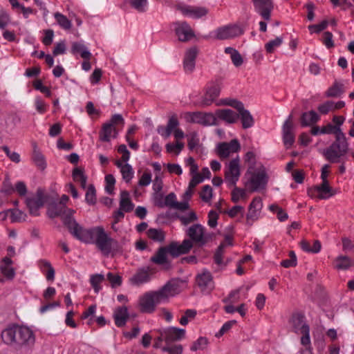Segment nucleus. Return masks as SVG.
Wrapping results in <instances>:
<instances>
[{
  "label": "nucleus",
  "instance_id": "obj_1",
  "mask_svg": "<svg viewBox=\"0 0 354 354\" xmlns=\"http://www.w3.org/2000/svg\"><path fill=\"white\" fill-rule=\"evenodd\" d=\"M1 338L4 343L15 347L32 345L35 342L32 331L27 327L13 326L3 330Z\"/></svg>",
  "mask_w": 354,
  "mask_h": 354
},
{
  "label": "nucleus",
  "instance_id": "obj_2",
  "mask_svg": "<svg viewBox=\"0 0 354 354\" xmlns=\"http://www.w3.org/2000/svg\"><path fill=\"white\" fill-rule=\"evenodd\" d=\"M93 244H95L102 253L108 256L110 254H114L122 251L119 243L109 237L102 227H95V232L93 237Z\"/></svg>",
  "mask_w": 354,
  "mask_h": 354
},
{
  "label": "nucleus",
  "instance_id": "obj_3",
  "mask_svg": "<svg viewBox=\"0 0 354 354\" xmlns=\"http://www.w3.org/2000/svg\"><path fill=\"white\" fill-rule=\"evenodd\" d=\"M348 151V143L346 136L338 137L324 152L323 156L330 163L344 162Z\"/></svg>",
  "mask_w": 354,
  "mask_h": 354
},
{
  "label": "nucleus",
  "instance_id": "obj_4",
  "mask_svg": "<svg viewBox=\"0 0 354 354\" xmlns=\"http://www.w3.org/2000/svg\"><path fill=\"white\" fill-rule=\"evenodd\" d=\"M290 324L293 332L301 334V344L307 346L310 344V328L306 324L305 316L302 313H295L290 319Z\"/></svg>",
  "mask_w": 354,
  "mask_h": 354
},
{
  "label": "nucleus",
  "instance_id": "obj_5",
  "mask_svg": "<svg viewBox=\"0 0 354 354\" xmlns=\"http://www.w3.org/2000/svg\"><path fill=\"white\" fill-rule=\"evenodd\" d=\"M186 235L198 246H204L213 239L214 233H207L205 228L199 223L191 225L186 230Z\"/></svg>",
  "mask_w": 354,
  "mask_h": 354
},
{
  "label": "nucleus",
  "instance_id": "obj_6",
  "mask_svg": "<svg viewBox=\"0 0 354 354\" xmlns=\"http://www.w3.org/2000/svg\"><path fill=\"white\" fill-rule=\"evenodd\" d=\"M65 226L74 238L84 243L91 244L95 227L86 229L80 225L74 218L69 221L68 225Z\"/></svg>",
  "mask_w": 354,
  "mask_h": 354
},
{
  "label": "nucleus",
  "instance_id": "obj_7",
  "mask_svg": "<svg viewBox=\"0 0 354 354\" xmlns=\"http://www.w3.org/2000/svg\"><path fill=\"white\" fill-rule=\"evenodd\" d=\"M75 210L68 208L66 205L54 202L48 207V215L50 218L60 216L64 225H68L74 217Z\"/></svg>",
  "mask_w": 354,
  "mask_h": 354
},
{
  "label": "nucleus",
  "instance_id": "obj_8",
  "mask_svg": "<svg viewBox=\"0 0 354 354\" xmlns=\"http://www.w3.org/2000/svg\"><path fill=\"white\" fill-rule=\"evenodd\" d=\"M187 122L196 123L203 126L218 125V119L212 113L200 111L187 112L185 116Z\"/></svg>",
  "mask_w": 354,
  "mask_h": 354
},
{
  "label": "nucleus",
  "instance_id": "obj_9",
  "mask_svg": "<svg viewBox=\"0 0 354 354\" xmlns=\"http://www.w3.org/2000/svg\"><path fill=\"white\" fill-rule=\"evenodd\" d=\"M160 302L155 291L146 292L139 299L140 311L142 313H153L156 305Z\"/></svg>",
  "mask_w": 354,
  "mask_h": 354
},
{
  "label": "nucleus",
  "instance_id": "obj_10",
  "mask_svg": "<svg viewBox=\"0 0 354 354\" xmlns=\"http://www.w3.org/2000/svg\"><path fill=\"white\" fill-rule=\"evenodd\" d=\"M239 158L237 157L231 160L225 170V181L228 186H235L239 180L241 171L239 165Z\"/></svg>",
  "mask_w": 354,
  "mask_h": 354
},
{
  "label": "nucleus",
  "instance_id": "obj_11",
  "mask_svg": "<svg viewBox=\"0 0 354 354\" xmlns=\"http://www.w3.org/2000/svg\"><path fill=\"white\" fill-rule=\"evenodd\" d=\"M243 30L237 24L219 27L216 30V38L219 40L230 39L243 34Z\"/></svg>",
  "mask_w": 354,
  "mask_h": 354
},
{
  "label": "nucleus",
  "instance_id": "obj_12",
  "mask_svg": "<svg viewBox=\"0 0 354 354\" xmlns=\"http://www.w3.org/2000/svg\"><path fill=\"white\" fill-rule=\"evenodd\" d=\"M46 198L43 190L38 189L35 197H28L26 200V205L31 215L37 216L39 215V209L42 207L46 202Z\"/></svg>",
  "mask_w": 354,
  "mask_h": 354
},
{
  "label": "nucleus",
  "instance_id": "obj_13",
  "mask_svg": "<svg viewBox=\"0 0 354 354\" xmlns=\"http://www.w3.org/2000/svg\"><path fill=\"white\" fill-rule=\"evenodd\" d=\"M180 292L178 281L171 280L158 291H155L160 301H166L169 297H174Z\"/></svg>",
  "mask_w": 354,
  "mask_h": 354
},
{
  "label": "nucleus",
  "instance_id": "obj_14",
  "mask_svg": "<svg viewBox=\"0 0 354 354\" xmlns=\"http://www.w3.org/2000/svg\"><path fill=\"white\" fill-rule=\"evenodd\" d=\"M268 181V176L264 167H261L258 171L252 174L250 179L251 190L257 191L259 189L265 188Z\"/></svg>",
  "mask_w": 354,
  "mask_h": 354
},
{
  "label": "nucleus",
  "instance_id": "obj_15",
  "mask_svg": "<svg viewBox=\"0 0 354 354\" xmlns=\"http://www.w3.org/2000/svg\"><path fill=\"white\" fill-rule=\"evenodd\" d=\"M255 11L266 21H270L274 9L272 0H253Z\"/></svg>",
  "mask_w": 354,
  "mask_h": 354
},
{
  "label": "nucleus",
  "instance_id": "obj_16",
  "mask_svg": "<svg viewBox=\"0 0 354 354\" xmlns=\"http://www.w3.org/2000/svg\"><path fill=\"white\" fill-rule=\"evenodd\" d=\"M175 8L184 16L190 17L194 19L201 18L208 13V9L205 7L178 4Z\"/></svg>",
  "mask_w": 354,
  "mask_h": 354
},
{
  "label": "nucleus",
  "instance_id": "obj_17",
  "mask_svg": "<svg viewBox=\"0 0 354 354\" xmlns=\"http://www.w3.org/2000/svg\"><path fill=\"white\" fill-rule=\"evenodd\" d=\"M241 149L237 139H233L230 142H221L216 147L217 154L221 158H227L230 153H236Z\"/></svg>",
  "mask_w": 354,
  "mask_h": 354
},
{
  "label": "nucleus",
  "instance_id": "obj_18",
  "mask_svg": "<svg viewBox=\"0 0 354 354\" xmlns=\"http://www.w3.org/2000/svg\"><path fill=\"white\" fill-rule=\"evenodd\" d=\"M174 24L175 32L179 41L185 42L195 36L193 30L187 22H176Z\"/></svg>",
  "mask_w": 354,
  "mask_h": 354
},
{
  "label": "nucleus",
  "instance_id": "obj_19",
  "mask_svg": "<svg viewBox=\"0 0 354 354\" xmlns=\"http://www.w3.org/2000/svg\"><path fill=\"white\" fill-rule=\"evenodd\" d=\"M221 84L218 82H213L206 88L205 93L201 101L202 106H209L219 95Z\"/></svg>",
  "mask_w": 354,
  "mask_h": 354
},
{
  "label": "nucleus",
  "instance_id": "obj_20",
  "mask_svg": "<svg viewBox=\"0 0 354 354\" xmlns=\"http://www.w3.org/2000/svg\"><path fill=\"white\" fill-rule=\"evenodd\" d=\"M316 192L319 193L317 197L319 199H326L335 194L332 188L329 186L328 180H322L321 185L308 189V194L309 196L313 197L314 196V193Z\"/></svg>",
  "mask_w": 354,
  "mask_h": 354
},
{
  "label": "nucleus",
  "instance_id": "obj_21",
  "mask_svg": "<svg viewBox=\"0 0 354 354\" xmlns=\"http://www.w3.org/2000/svg\"><path fill=\"white\" fill-rule=\"evenodd\" d=\"M293 124L292 115H289L283 125V141L287 149L290 148L295 142V134L292 132Z\"/></svg>",
  "mask_w": 354,
  "mask_h": 354
},
{
  "label": "nucleus",
  "instance_id": "obj_22",
  "mask_svg": "<svg viewBox=\"0 0 354 354\" xmlns=\"http://www.w3.org/2000/svg\"><path fill=\"white\" fill-rule=\"evenodd\" d=\"M161 335L164 336L165 341L169 344L183 339L185 336V330L176 327H169L161 332Z\"/></svg>",
  "mask_w": 354,
  "mask_h": 354
},
{
  "label": "nucleus",
  "instance_id": "obj_23",
  "mask_svg": "<svg viewBox=\"0 0 354 354\" xmlns=\"http://www.w3.org/2000/svg\"><path fill=\"white\" fill-rule=\"evenodd\" d=\"M151 269L149 267H143L138 269L136 274L130 278L131 283L139 286L149 282L151 279Z\"/></svg>",
  "mask_w": 354,
  "mask_h": 354
},
{
  "label": "nucleus",
  "instance_id": "obj_24",
  "mask_svg": "<svg viewBox=\"0 0 354 354\" xmlns=\"http://www.w3.org/2000/svg\"><path fill=\"white\" fill-rule=\"evenodd\" d=\"M168 254L169 252L165 246L160 247L156 253L151 257L150 261L157 265H165L166 269H169L171 266L167 258Z\"/></svg>",
  "mask_w": 354,
  "mask_h": 354
},
{
  "label": "nucleus",
  "instance_id": "obj_25",
  "mask_svg": "<svg viewBox=\"0 0 354 354\" xmlns=\"http://www.w3.org/2000/svg\"><path fill=\"white\" fill-rule=\"evenodd\" d=\"M198 50L196 48H189L185 53L183 60V68L186 73H192L195 68V61L197 56Z\"/></svg>",
  "mask_w": 354,
  "mask_h": 354
},
{
  "label": "nucleus",
  "instance_id": "obj_26",
  "mask_svg": "<svg viewBox=\"0 0 354 354\" xmlns=\"http://www.w3.org/2000/svg\"><path fill=\"white\" fill-rule=\"evenodd\" d=\"M214 115L216 118L223 120L228 124H234L236 122L239 118L238 113L229 109H217L215 111Z\"/></svg>",
  "mask_w": 354,
  "mask_h": 354
},
{
  "label": "nucleus",
  "instance_id": "obj_27",
  "mask_svg": "<svg viewBox=\"0 0 354 354\" xmlns=\"http://www.w3.org/2000/svg\"><path fill=\"white\" fill-rule=\"evenodd\" d=\"M113 318L118 327L124 326L129 318L127 307L120 306L117 308L114 312Z\"/></svg>",
  "mask_w": 354,
  "mask_h": 354
},
{
  "label": "nucleus",
  "instance_id": "obj_28",
  "mask_svg": "<svg viewBox=\"0 0 354 354\" xmlns=\"http://www.w3.org/2000/svg\"><path fill=\"white\" fill-rule=\"evenodd\" d=\"M112 133L113 138H115L118 136V130L115 127L111 126V124L104 123L100 131V140L102 142H109Z\"/></svg>",
  "mask_w": 354,
  "mask_h": 354
},
{
  "label": "nucleus",
  "instance_id": "obj_29",
  "mask_svg": "<svg viewBox=\"0 0 354 354\" xmlns=\"http://www.w3.org/2000/svg\"><path fill=\"white\" fill-rule=\"evenodd\" d=\"M319 115L315 111L304 112L301 115V125L302 127L310 126L319 121Z\"/></svg>",
  "mask_w": 354,
  "mask_h": 354
},
{
  "label": "nucleus",
  "instance_id": "obj_30",
  "mask_svg": "<svg viewBox=\"0 0 354 354\" xmlns=\"http://www.w3.org/2000/svg\"><path fill=\"white\" fill-rule=\"evenodd\" d=\"M71 53L73 55L80 54L84 59H90L91 57V53L87 50V48L80 42L72 44Z\"/></svg>",
  "mask_w": 354,
  "mask_h": 354
},
{
  "label": "nucleus",
  "instance_id": "obj_31",
  "mask_svg": "<svg viewBox=\"0 0 354 354\" xmlns=\"http://www.w3.org/2000/svg\"><path fill=\"white\" fill-rule=\"evenodd\" d=\"M239 118H241L242 127L243 129H248L253 126L254 124V118L252 115L250 114L249 111L245 109L244 106L239 111Z\"/></svg>",
  "mask_w": 354,
  "mask_h": 354
},
{
  "label": "nucleus",
  "instance_id": "obj_32",
  "mask_svg": "<svg viewBox=\"0 0 354 354\" xmlns=\"http://www.w3.org/2000/svg\"><path fill=\"white\" fill-rule=\"evenodd\" d=\"M134 205L129 198L127 191H122L120 194V208L125 212H130L133 209Z\"/></svg>",
  "mask_w": 354,
  "mask_h": 354
},
{
  "label": "nucleus",
  "instance_id": "obj_33",
  "mask_svg": "<svg viewBox=\"0 0 354 354\" xmlns=\"http://www.w3.org/2000/svg\"><path fill=\"white\" fill-rule=\"evenodd\" d=\"M32 160L39 169L44 171L46 169V162L45 158L39 150H38L36 145H35L33 147Z\"/></svg>",
  "mask_w": 354,
  "mask_h": 354
},
{
  "label": "nucleus",
  "instance_id": "obj_34",
  "mask_svg": "<svg viewBox=\"0 0 354 354\" xmlns=\"http://www.w3.org/2000/svg\"><path fill=\"white\" fill-rule=\"evenodd\" d=\"M344 92V84L335 81L326 91L325 95L328 97H335L340 96Z\"/></svg>",
  "mask_w": 354,
  "mask_h": 354
},
{
  "label": "nucleus",
  "instance_id": "obj_35",
  "mask_svg": "<svg viewBox=\"0 0 354 354\" xmlns=\"http://www.w3.org/2000/svg\"><path fill=\"white\" fill-rule=\"evenodd\" d=\"M212 281V276L208 271L198 274L196 277V283L202 290H205L207 288H208Z\"/></svg>",
  "mask_w": 354,
  "mask_h": 354
},
{
  "label": "nucleus",
  "instance_id": "obj_36",
  "mask_svg": "<svg viewBox=\"0 0 354 354\" xmlns=\"http://www.w3.org/2000/svg\"><path fill=\"white\" fill-rule=\"evenodd\" d=\"M320 133L322 134H335V139L338 137H344L346 136L345 134L342 131L341 128L339 127H336L335 125H333L331 124H328L326 126H324L321 128Z\"/></svg>",
  "mask_w": 354,
  "mask_h": 354
},
{
  "label": "nucleus",
  "instance_id": "obj_37",
  "mask_svg": "<svg viewBox=\"0 0 354 354\" xmlns=\"http://www.w3.org/2000/svg\"><path fill=\"white\" fill-rule=\"evenodd\" d=\"M353 266V262L348 256H339L335 259V268L337 270H347Z\"/></svg>",
  "mask_w": 354,
  "mask_h": 354
},
{
  "label": "nucleus",
  "instance_id": "obj_38",
  "mask_svg": "<svg viewBox=\"0 0 354 354\" xmlns=\"http://www.w3.org/2000/svg\"><path fill=\"white\" fill-rule=\"evenodd\" d=\"M73 180L80 183L81 187L84 189L86 187L87 177L84 174L83 169L76 167L73 169L72 174Z\"/></svg>",
  "mask_w": 354,
  "mask_h": 354
},
{
  "label": "nucleus",
  "instance_id": "obj_39",
  "mask_svg": "<svg viewBox=\"0 0 354 354\" xmlns=\"http://www.w3.org/2000/svg\"><path fill=\"white\" fill-rule=\"evenodd\" d=\"M147 236L154 241L162 242L165 240V235L160 229L150 228L147 232Z\"/></svg>",
  "mask_w": 354,
  "mask_h": 354
},
{
  "label": "nucleus",
  "instance_id": "obj_40",
  "mask_svg": "<svg viewBox=\"0 0 354 354\" xmlns=\"http://www.w3.org/2000/svg\"><path fill=\"white\" fill-rule=\"evenodd\" d=\"M177 218L180 221L183 225L187 226L190 223L198 221V218L194 211H191L187 215H178Z\"/></svg>",
  "mask_w": 354,
  "mask_h": 354
},
{
  "label": "nucleus",
  "instance_id": "obj_41",
  "mask_svg": "<svg viewBox=\"0 0 354 354\" xmlns=\"http://www.w3.org/2000/svg\"><path fill=\"white\" fill-rule=\"evenodd\" d=\"M57 24L64 30H70L72 27L71 21L64 15L56 12L54 15Z\"/></svg>",
  "mask_w": 354,
  "mask_h": 354
},
{
  "label": "nucleus",
  "instance_id": "obj_42",
  "mask_svg": "<svg viewBox=\"0 0 354 354\" xmlns=\"http://www.w3.org/2000/svg\"><path fill=\"white\" fill-rule=\"evenodd\" d=\"M104 280V276L102 274H95L91 276L90 283L94 289L95 292L97 293L101 290L100 284Z\"/></svg>",
  "mask_w": 354,
  "mask_h": 354
},
{
  "label": "nucleus",
  "instance_id": "obj_43",
  "mask_svg": "<svg viewBox=\"0 0 354 354\" xmlns=\"http://www.w3.org/2000/svg\"><path fill=\"white\" fill-rule=\"evenodd\" d=\"M86 202L89 205H95L97 202L96 190L93 184L88 185L85 195Z\"/></svg>",
  "mask_w": 354,
  "mask_h": 354
},
{
  "label": "nucleus",
  "instance_id": "obj_44",
  "mask_svg": "<svg viewBox=\"0 0 354 354\" xmlns=\"http://www.w3.org/2000/svg\"><path fill=\"white\" fill-rule=\"evenodd\" d=\"M176 202V194L173 192H171L165 196L164 203H158V206L159 207H163L166 206L170 208H174Z\"/></svg>",
  "mask_w": 354,
  "mask_h": 354
},
{
  "label": "nucleus",
  "instance_id": "obj_45",
  "mask_svg": "<svg viewBox=\"0 0 354 354\" xmlns=\"http://www.w3.org/2000/svg\"><path fill=\"white\" fill-rule=\"evenodd\" d=\"M39 264L44 268H48L46 274V277L48 281H53L55 279V270L52 267L50 263L46 260L41 259L39 261Z\"/></svg>",
  "mask_w": 354,
  "mask_h": 354
},
{
  "label": "nucleus",
  "instance_id": "obj_46",
  "mask_svg": "<svg viewBox=\"0 0 354 354\" xmlns=\"http://www.w3.org/2000/svg\"><path fill=\"white\" fill-rule=\"evenodd\" d=\"M208 339L205 337H200L196 341H195L190 349L192 351H196L198 350H203L208 344Z\"/></svg>",
  "mask_w": 354,
  "mask_h": 354
},
{
  "label": "nucleus",
  "instance_id": "obj_47",
  "mask_svg": "<svg viewBox=\"0 0 354 354\" xmlns=\"http://www.w3.org/2000/svg\"><path fill=\"white\" fill-rule=\"evenodd\" d=\"M165 247L169 254L174 258L178 257L182 254L180 245L177 242H171Z\"/></svg>",
  "mask_w": 354,
  "mask_h": 354
},
{
  "label": "nucleus",
  "instance_id": "obj_48",
  "mask_svg": "<svg viewBox=\"0 0 354 354\" xmlns=\"http://www.w3.org/2000/svg\"><path fill=\"white\" fill-rule=\"evenodd\" d=\"M120 171L122 175V178L127 183L130 182V180L132 179L133 176V171L131 166L129 164L126 163L124 165L123 167H122V169L120 170Z\"/></svg>",
  "mask_w": 354,
  "mask_h": 354
},
{
  "label": "nucleus",
  "instance_id": "obj_49",
  "mask_svg": "<svg viewBox=\"0 0 354 354\" xmlns=\"http://www.w3.org/2000/svg\"><path fill=\"white\" fill-rule=\"evenodd\" d=\"M106 279L110 282L112 288H116L122 285V277L118 274H115L112 272H108Z\"/></svg>",
  "mask_w": 354,
  "mask_h": 354
},
{
  "label": "nucleus",
  "instance_id": "obj_50",
  "mask_svg": "<svg viewBox=\"0 0 354 354\" xmlns=\"http://www.w3.org/2000/svg\"><path fill=\"white\" fill-rule=\"evenodd\" d=\"M232 201L234 203H238L241 198H246V193L243 189L234 186L232 191Z\"/></svg>",
  "mask_w": 354,
  "mask_h": 354
},
{
  "label": "nucleus",
  "instance_id": "obj_51",
  "mask_svg": "<svg viewBox=\"0 0 354 354\" xmlns=\"http://www.w3.org/2000/svg\"><path fill=\"white\" fill-rule=\"evenodd\" d=\"M283 41L282 37H277L274 39L270 41L265 45V48L268 53H272L274 48L279 47Z\"/></svg>",
  "mask_w": 354,
  "mask_h": 354
},
{
  "label": "nucleus",
  "instance_id": "obj_52",
  "mask_svg": "<svg viewBox=\"0 0 354 354\" xmlns=\"http://www.w3.org/2000/svg\"><path fill=\"white\" fill-rule=\"evenodd\" d=\"M200 197L203 201L205 203L209 202L212 198V188L211 186L208 185L203 186L200 194Z\"/></svg>",
  "mask_w": 354,
  "mask_h": 354
},
{
  "label": "nucleus",
  "instance_id": "obj_53",
  "mask_svg": "<svg viewBox=\"0 0 354 354\" xmlns=\"http://www.w3.org/2000/svg\"><path fill=\"white\" fill-rule=\"evenodd\" d=\"M225 247V243H221L214 253V261L218 266H221L223 264V256L224 254Z\"/></svg>",
  "mask_w": 354,
  "mask_h": 354
},
{
  "label": "nucleus",
  "instance_id": "obj_54",
  "mask_svg": "<svg viewBox=\"0 0 354 354\" xmlns=\"http://www.w3.org/2000/svg\"><path fill=\"white\" fill-rule=\"evenodd\" d=\"M290 259H286L281 262V266L284 268L295 267L297 266V257L294 251L289 252Z\"/></svg>",
  "mask_w": 354,
  "mask_h": 354
},
{
  "label": "nucleus",
  "instance_id": "obj_55",
  "mask_svg": "<svg viewBox=\"0 0 354 354\" xmlns=\"http://www.w3.org/2000/svg\"><path fill=\"white\" fill-rule=\"evenodd\" d=\"M259 212L257 209H248L246 214V225L249 227L252 226L253 223L259 218Z\"/></svg>",
  "mask_w": 354,
  "mask_h": 354
},
{
  "label": "nucleus",
  "instance_id": "obj_56",
  "mask_svg": "<svg viewBox=\"0 0 354 354\" xmlns=\"http://www.w3.org/2000/svg\"><path fill=\"white\" fill-rule=\"evenodd\" d=\"M14 192H15V189H14L11 182L10 181V179L8 178H6L3 183V185H2V187L1 189V192L3 193L6 195H10Z\"/></svg>",
  "mask_w": 354,
  "mask_h": 354
},
{
  "label": "nucleus",
  "instance_id": "obj_57",
  "mask_svg": "<svg viewBox=\"0 0 354 354\" xmlns=\"http://www.w3.org/2000/svg\"><path fill=\"white\" fill-rule=\"evenodd\" d=\"M147 4V0H131L130 5L138 12H144Z\"/></svg>",
  "mask_w": 354,
  "mask_h": 354
},
{
  "label": "nucleus",
  "instance_id": "obj_58",
  "mask_svg": "<svg viewBox=\"0 0 354 354\" xmlns=\"http://www.w3.org/2000/svg\"><path fill=\"white\" fill-rule=\"evenodd\" d=\"M328 24V21L327 20H324L319 24L310 25L308 26V29L310 31V32H314L316 33H319L321 31L325 30L327 28Z\"/></svg>",
  "mask_w": 354,
  "mask_h": 354
},
{
  "label": "nucleus",
  "instance_id": "obj_59",
  "mask_svg": "<svg viewBox=\"0 0 354 354\" xmlns=\"http://www.w3.org/2000/svg\"><path fill=\"white\" fill-rule=\"evenodd\" d=\"M221 104L223 105L230 106L236 109L237 111H239V109H241L242 107L243 106V104L241 102L238 101L236 100L229 99V98L223 100Z\"/></svg>",
  "mask_w": 354,
  "mask_h": 354
},
{
  "label": "nucleus",
  "instance_id": "obj_60",
  "mask_svg": "<svg viewBox=\"0 0 354 354\" xmlns=\"http://www.w3.org/2000/svg\"><path fill=\"white\" fill-rule=\"evenodd\" d=\"M33 86L36 90H39L41 93L46 94V96H50L51 91L47 86L43 85L42 82L40 80H35L33 83Z\"/></svg>",
  "mask_w": 354,
  "mask_h": 354
},
{
  "label": "nucleus",
  "instance_id": "obj_61",
  "mask_svg": "<svg viewBox=\"0 0 354 354\" xmlns=\"http://www.w3.org/2000/svg\"><path fill=\"white\" fill-rule=\"evenodd\" d=\"M333 101H326L324 104H320L318 106L317 109L321 114L325 115V114H327L329 111H333Z\"/></svg>",
  "mask_w": 354,
  "mask_h": 354
},
{
  "label": "nucleus",
  "instance_id": "obj_62",
  "mask_svg": "<svg viewBox=\"0 0 354 354\" xmlns=\"http://www.w3.org/2000/svg\"><path fill=\"white\" fill-rule=\"evenodd\" d=\"M182 254L188 253L193 248L194 242L189 239H185L181 244H179Z\"/></svg>",
  "mask_w": 354,
  "mask_h": 354
},
{
  "label": "nucleus",
  "instance_id": "obj_63",
  "mask_svg": "<svg viewBox=\"0 0 354 354\" xmlns=\"http://www.w3.org/2000/svg\"><path fill=\"white\" fill-rule=\"evenodd\" d=\"M322 41L328 48H331L335 46L333 40V34L330 32H324Z\"/></svg>",
  "mask_w": 354,
  "mask_h": 354
},
{
  "label": "nucleus",
  "instance_id": "obj_64",
  "mask_svg": "<svg viewBox=\"0 0 354 354\" xmlns=\"http://www.w3.org/2000/svg\"><path fill=\"white\" fill-rule=\"evenodd\" d=\"M208 225L210 227L214 228L217 225V220L218 218V214L214 211L211 210L208 214Z\"/></svg>",
  "mask_w": 354,
  "mask_h": 354
}]
</instances>
